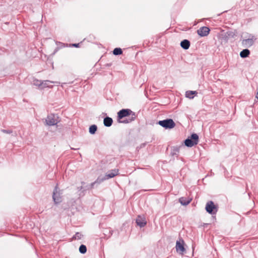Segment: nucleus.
<instances>
[{
    "label": "nucleus",
    "mask_w": 258,
    "mask_h": 258,
    "mask_svg": "<svg viewBox=\"0 0 258 258\" xmlns=\"http://www.w3.org/2000/svg\"><path fill=\"white\" fill-rule=\"evenodd\" d=\"M117 117L119 119L127 117V118L119 121V122L123 123H128L134 121L136 117V115L135 113L131 109H122L117 113Z\"/></svg>",
    "instance_id": "f257e3e1"
},
{
    "label": "nucleus",
    "mask_w": 258,
    "mask_h": 258,
    "mask_svg": "<svg viewBox=\"0 0 258 258\" xmlns=\"http://www.w3.org/2000/svg\"><path fill=\"white\" fill-rule=\"evenodd\" d=\"M199 136L196 134H192L190 137H188L184 141L185 145L188 147H191L198 144Z\"/></svg>",
    "instance_id": "f03ea898"
},
{
    "label": "nucleus",
    "mask_w": 258,
    "mask_h": 258,
    "mask_svg": "<svg viewBox=\"0 0 258 258\" xmlns=\"http://www.w3.org/2000/svg\"><path fill=\"white\" fill-rule=\"evenodd\" d=\"M158 124L165 128H173L175 126V123L172 119H167L160 120Z\"/></svg>",
    "instance_id": "7ed1b4c3"
},
{
    "label": "nucleus",
    "mask_w": 258,
    "mask_h": 258,
    "mask_svg": "<svg viewBox=\"0 0 258 258\" xmlns=\"http://www.w3.org/2000/svg\"><path fill=\"white\" fill-rule=\"evenodd\" d=\"M46 124L49 126H52L56 124L58 122V116L55 114H51L48 115L45 119Z\"/></svg>",
    "instance_id": "20e7f679"
},
{
    "label": "nucleus",
    "mask_w": 258,
    "mask_h": 258,
    "mask_svg": "<svg viewBox=\"0 0 258 258\" xmlns=\"http://www.w3.org/2000/svg\"><path fill=\"white\" fill-rule=\"evenodd\" d=\"M62 193L60 192V190L58 189V187L57 186L55 187V188L53 190L52 198L55 204H58L61 202L62 198H61Z\"/></svg>",
    "instance_id": "39448f33"
},
{
    "label": "nucleus",
    "mask_w": 258,
    "mask_h": 258,
    "mask_svg": "<svg viewBox=\"0 0 258 258\" xmlns=\"http://www.w3.org/2000/svg\"><path fill=\"white\" fill-rule=\"evenodd\" d=\"M206 211L210 214H214L217 212V207L214 205L212 201H209L206 205Z\"/></svg>",
    "instance_id": "423d86ee"
},
{
    "label": "nucleus",
    "mask_w": 258,
    "mask_h": 258,
    "mask_svg": "<svg viewBox=\"0 0 258 258\" xmlns=\"http://www.w3.org/2000/svg\"><path fill=\"white\" fill-rule=\"evenodd\" d=\"M256 40V38L253 35L250 34L247 39H243L242 41V43L245 47H250L254 43Z\"/></svg>",
    "instance_id": "0eeeda50"
},
{
    "label": "nucleus",
    "mask_w": 258,
    "mask_h": 258,
    "mask_svg": "<svg viewBox=\"0 0 258 258\" xmlns=\"http://www.w3.org/2000/svg\"><path fill=\"white\" fill-rule=\"evenodd\" d=\"M118 174V169H113L109 171L106 174L103 178L101 179L102 181L104 180L108 179L109 178H111L114 177L116 175Z\"/></svg>",
    "instance_id": "6e6552de"
},
{
    "label": "nucleus",
    "mask_w": 258,
    "mask_h": 258,
    "mask_svg": "<svg viewBox=\"0 0 258 258\" xmlns=\"http://www.w3.org/2000/svg\"><path fill=\"white\" fill-rule=\"evenodd\" d=\"M210 31V30L208 27L204 26L198 30L197 33L200 36L204 37L207 36L209 34Z\"/></svg>",
    "instance_id": "1a4fd4ad"
},
{
    "label": "nucleus",
    "mask_w": 258,
    "mask_h": 258,
    "mask_svg": "<svg viewBox=\"0 0 258 258\" xmlns=\"http://www.w3.org/2000/svg\"><path fill=\"white\" fill-rule=\"evenodd\" d=\"M182 242L181 243L179 241H177L176 243V250L177 252H180L181 254L185 251V249L184 247L183 243L184 241L183 240H181Z\"/></svg>",
    "instance_id": "9d476101"
},
{
    "label": "nucleus",
    "mask_w": 258,
    "mask_h": 258,
    "mask_svg": "<svg viewBox=\"0 0 258 258\" xmlns=\"http://www.w3.org/2000/svg\"><path fill=\"white\" fill-rule=\"evenodd\" d=\"M136 223L140 227H143L146 225L147 222L144 217L138 216L136 219Z\"/></svg>",
    "instance_id": "9b49d317"
},
{
    "label": "nucleus",
    "mask_w": 258,
    "mask_h": 258,
    "mask_svg": "<svg viewBox=\"0 0 258 258\" xmlns=\"http://www.w3.org/2000/svg\"><path fill=\"white\" fill-rule=\"evenodd\" d=\"M192 199L189 197H181L179 199V203L183 206H186L188 205L191 201Z\"/></svg>",
    "instance_id": "f8f14e48"
},
{
    "label": "nucleus",
    "mask_w": 258,
    "mask_h": 258,
    "mask_svg": "<svg viewBox=\"0 0 258 258\" xmlns=\"http://www.w3.org/2000/svg\"><path fill=\"white\" fill-rule=\"evenodd\" d=\"M180 46L183 49H187L190 46V42L187 39H184L181 42Z\"/></svg>",
    "instance_id": "ddd939ff"
},
{
    "label": "nucleus",
    "mask_w": 258,
    "mask_h": 258,
    "mask_svg": "<svg viewBox=\"0 0 258 258\" xmlns=\"http://www.w3.org/2000/svg\"><path fill=\"white\" fill-rule=\"evenodd\" d=\"M103 122L105 126L109 127L112 125L113 120L109 117H106L104 119Z\"/></svg>",
    "instance_id": "4468645a"
},
{
    "label": "nucleus",
    "mask_w": 258,
    "mask_h": 258,
    "mask_svg": "<svg viewBox=\"0 0 258 258\" xmlns=\"http://www.w3.org/2000/svg\"><path fill=\"white\" fill-rule=\"evenodd\" d=\"M250 54V51L247 49H244L240 53V56L242 58L247 57Z\"/></svg>",
    "instance_id": "2eb2a0df"
},
{
    "label": "nucleus",
    "mask_w": 258,
    "mask_h": 258,
    "mask_svg": "<svg viewBox=\"0 0 258 258\" xmlns=\"http://www.w3.org/2000/svg\"><path fill=\"white\" fill-rule=\"evenodd\" d=\"M197 94L196 91H187L185 93V96L186 97L189 98L190 99L194 98V95Z\"/></svg>",
    "instance_id": "dca6fc26"
},
{
    "label": "nucleus",
    "mask_w": 258,
    "mask_h": 258,
    "mask_svg": "<svg viewBox=\"0 0 258 258\" xmlns=\"http://www.w3.org/2000/svg\"><path fill=\"white\" fill-rule=\"evenodd\" d=\"M49 83H54V82L49 81V80H45V81H42V86H41L42 88H43L49 87Z\"/></svg>",
    "instance_id": "f3484780"
},
{
    "label": "nucleus",
    "mask_w": 258,
    "mask_h": 258,
    "mask_svg": "<svg viewBox=\"0 0 258 258\" xmlns=\"http://www.w3.org/2000/svg\"><path fill=\"white\" fill-rule=\"evenodd\" d=\"M97 129V127L96 125H95V124L92 125L89 127V133L91 134H94L95 133V132H96Z\"/></svg>",
    "instance_id": "a211bd4d"
},
{
    "label": "nucleus",
    "mask_w": 258,
    "mask_h": 258,
    "mask_svg": "<svg viewBox=\"0 0 258 258\" xmlns=\"http://www.w3.org/2000/svg\"><path fill=\"white\" fill-rule=\"evenodd\" d=\"M114 55H117L122 53V49L120 48H115L113 51Z\"/></svg>",
    "instance_id": "6ab92c4d"
},
{
    "label": "nucleus",
    "mask_w": 258,
    "mask_h": 258,
    "mask_svg": "<svg viewBox=\"0 0 258 258\" xmlns=\"http://www.w3.org/2000/svg\"><path fill=\"white\" fill-rule=\"evenodd\" d=\"M33 84L36 86L41 87L42 81L38 79H34L33 81Z\"/></svg>",
    "instance_id": "aec40b11"
},
{
    "label": "nucleus",
    "mask_w": 258,
    "mask_h": 258,
    "mask_svg": "<svg viewBox=\"0 0 258 258\" xmlns=\"http://www.w3.org/2000/svg\"><path fill=\"white\" fill-rule=\"evenodd\" d=\"M79 251L81 253H85L87 251V248L85 245L82 244L79 247Z\"/></svg>",
    "instance_id": "412c9836"
},
{
    "label": "nucleus",
    "mask_w": 258,
    "mask_h": 258,
    "mask_svg": "<svg viewBox=\"0 0 258 258\" xmlns=\"http://www.w3.org/2000/svg\"><path fill=\"white\" fill-rule=\"evenodd\" d=\"M83 235L79 232H77L76 234L73 236V238L75 239H81Z\"/></svg>",
    "instance_id": "4be33fe9"
},
{
    "label": "nucleus",
    "mask_w": 258,
    "mask_h": 258,
    "mask_svg": "<svg viewBox=\"0 0 258 258\" xmlns=\"http://www.w3.org/2000/svg\"><path fill=\"white\" fill-rule=\"evenodd\" d=\"M101 181H102L101 180V179L99 180V179H97L95 181H94V182H92L91 184V188H93L94 187V185L96 184V183H100Z\"/></svg>",
    "instance_id": "5701e85b"
},
{
    "label": "nucleus",
    "mask_w": 258,
    "mask_h": 258,
    "mask_svg": "<svg viewBox=\"0 0 258 258\" xmlns=\"http://www.w3.org/2000/svg\"><path fill=\"white\" fill-rule=\"evenodd\" d=\"M2 132L5 134H12L13 131L11 130H2Z\"/></svg>",
    "instance_id": "b1692460"
},
{
    "label": "nucleus",
    "mask_w": 258,
    "mask_h": 258,
    "mask_svg": "<svg viewBox=\"0 0 258 258\" xmlns=\"http://www.w3.org/2000/svg\"><path fill=\"white\" fill-rule=\"evenodd\" d=\"M59 49V48L58 47H56L54 50V52L53 53H52L53 55L55 54V53Z\"/></svg>",
    "instance_id": "393cba45"
},
{
    "label": "nucleus",
    "mask_w": 258,
    "mask_h": 258,
    "mask_svg": "<svg viewBox=\"0 0 258 258\" xmlns=\"http://www.w3.org/2000/svg\"><path fill=\"white\" fill-rule=\"evenodd\" d=\"M79 43H75V44H73V46L75 47H79Z\"/></svg>",
    "instance_id": "a878e982"
},
{
    "label": "nucleus",
    "mask_w": 258,
    "mask_h": 258,
    "mask_svg": "<svg viewBox=\"0 0 258 258\" xmlns=\"http://www.w3.org/2000/svg\"><path fill=\"white\" fill-rule=\"evenodd\" d=\"M227 33H228V36H233L234 35V34L232 35L233 32H228Z\"/></svg>",
    "instance_id": "bb28decb"
},
{
    "label": "nucleus",
    "mask_w": 258,
    "mask_h": 258,
    "mask_svg": "<svg viewBox=\"0 0 258 258\" xmlns=\"http://www.w3.org/2000/svg\"><path fill=\"white\" fill-rule=\"evenodd\" d=\"M255 97L258 99V88H257V93L255 96Z\"/></svg>",
    "instance_id": "cd10ccee"
},
{
    "label": "nucleus",
    "mask_w": 258,
    "mask_h": 258,
    "mask_svg": "<svg viewBox=\"0 0 258 258\" xmlns=\"http://www.w3.org/2000/svg\"><path fill=\"white\" fill-rule=\"evenodd\" d=\"M12 136L16 137L17 136V134L15 133L14 135H12Z\"/></svg>",
    "instance_id": "c85d7f7f"
},
{
    "label": "nucleus",
    "mask_w": 258,
    "mask_h": 258,
    "mask_svg": "<svg viewBox=\"0 0 258 258\" xmlns=\"http://www.w3.org/2000/svg\"><path fill=\"white\" fill-rule=\"evenodd\" d=\"M80 190L82 189V186H81L79 188Z\"/></svg>",
    "instance_id": "c756f323"
},
{
    "label": "nucleus",
    "mask_w": 258,
    "mask_h": 258,
    "mask_svg": "<svg viewBox=\"0 0 258 258\" xmlns=\"http://www.w3.org/2000/svg\"><path fill=\"white\" fill-rule=\"evenodd\" d=\"M72 149H73V150H77L78 149L72 148Z\"/></svg>",
    "instance_id": "7c9ffc66"
}]
</instances>
